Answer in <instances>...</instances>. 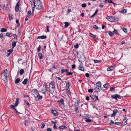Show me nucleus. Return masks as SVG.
<instances>
[{
	"label": "nucleus",
	"mask_w": 131,
	"mask_h": 131,
	"mask_svg": "<svg viewBox=\"0 0 131 131\" xmlns=\"http://www.w3.org/2000/svg\"><path fill=\"white\" fill-rule=\"evenodd\" d=\"M32 15H31V12L30 10L28 11V15L27 17L30 18L31 17Z\"/></svg>",
	"instance_id": "aec40b11"
},
{
	"label": "nucleus",
	"mask_w": 131,
	"mask_h": 131,
	"mask_svg": "<svg viewBox=\"0 0 131 131\" xmlns=\"http://www.w3.org/2000/svg\"><path fill=\"white\" fill-rule=\"evenodd\" d=\"M92 107L93 108H95L96 110H97L98 109V108L97 107H96L94 105H93V104H92Z\"/></svg>",
	"instance_id": "052dcab7"
},
{
	"label": "nucleus",
	"mask_w": 131,
	"mask_h": 131,
	"mask_svg": "<svg viewBox=\"0 0 131 131\" xmlns=\"http://www.w3.org/2000/svg\"><path fill=\"white\" fill-rule=\"evenodd\" d=\"M107 2L108 3H113L114 5H115V3L113 2L111 0H107Z\"/></svg>",
	"instance_id": "8fccbe9b"
},
{
	"label": "nucleus",
	"mask_w": 131,
	"mask_h": 131,
	"mask_svg": "<svg viewBox=\"0 0 131 131\" xmlns=\"http://www.w3.org/2000/svg\"><path fill=\"white\" fill-rule=\"evenodd\" d=\"M115 69V66H111L107 68V71H112Z\"/></svg>",
	"instance_id": "9b49d317"
},
{
	"label": "nucleus",
	"mask_w": 131,
	"mask_h": 131,
	"mask_svg": "<svg viewBox=\"0 0 131 131\" xmlns=\"http://www.w3.org/2000/svg\"><path fill=\"white\" fill-rule=\"evenodd\" d=\"M13 49H12V48L11 49L8 50L7 51L9 52V53L11 54L13 51Z\"/></svg>",
	"instance_id": "79ce46f5"
},
{
	"label": "nucleus",
	"mask_w": 131,
	"mask_h": 131,
	"mask_svg": "<svg viewBox=\"0 0 131 131\" xmlns=\"http://www.w3.org/2000/svg\"><path fill=\"white\" fill-rule=\"evenodd\" d=\"M115 31V29H114V30L113 31V32H112L111 31H109L108 33V34L110 36H113V32H114Z\"/></svg>",
	"instance_id": "a878e982"
},
{
	"label": "nucleus",
	"mask_w": 131,
	"mask_h": 131,
	"mask_svg": "<svg viewBox=\"0 0 131 131\" xmlns=\"http://www.w3.org/2000/svg\"><path fill=\"white\" fill-rule=\"evenodd\" d=\"M85 121L86 122L88 123V122H91V120L90 119H86L85 120Z\"/></svg>",
	"instance_id": "5fc2aeb1"
},
{
	"label": "nucleus",
	"mask_w": 131,
	"mask_h": 131,
	"mask_svg": "<svg viewBox=\"0 0 131 131\" xmlns=\"http://www.w3.org/2000/svg\"><path fill=\"white\" fill-rule=\"evenodd\" d=\"M58 102H60L61 103L63 104L64 102V100L63 99H61L58 101Z\"/></svg>",
	"instance_id": "58836bf2"
},
{
	"label": "nucleus",
	"mask_w": 131,
	"mask_h": 131,
	"mask_svg": "<svg viewBox=\"0 0 131 131\" xmlns=\"http://www.w3.org/2000/svg\"><path fill=\"white\" fill-rule=\"evenodd\" d=\"M51 113H52L53 115L55 116H57L58 115L57 111L55 110H52Z\"/></svg>",
	"instance_id": "f8f14e48"
},
{
	"label": "nucleus",
	"mask_w": 131,
	"mask_h": 131,
	"mask_svg": "<svg viewBox=\"0 0 131 131\" xmlns=\"http://www.w3.org/2000/svg\"><path fill=\"white\" fill-rule=\"evenodd\" d=\"M86 6V4L85 3L83 4H82L81 5V6L82 7H84V8Z\"/></svg>",
	"instance_id": "de8ad7c7"
},
{
	"label": "nucleus",
	"mask_w": 131,
	"mask_h": 131,
	"mask_svg": "<svg viewBox=\"0 0 131 131\" xmlns=\"http://www.w3.org/2000/svg\"><path fill=\"white\" fill-rule=\"evenodd\" d=\"M93 27L95 29H99V27L96 25H94L93 26Z\"/></svg>",
	"instance_id": "09e8293b"
},
{
	"label": "nucleus",
	"mask_w": 131,
	"mask_h": 131,
	"mask_svg": "<svg viewBox=\"0 0 131 131\" xmlns=\"http://www.w3.org/2000/svg\"><path fill=\"white\" fill-rule=\"evenodd\" d=\"M6 36L7 37H11L13 36V35L11 33L7 32L6 34Z\"/></svg>",
	"instance_id": "5701e85b"
},
{
	"label": "nucleus",
	"mask_w": 131,
	"mask_h": 131,
	"mask_svg": "<svg viewBox=\"0 0 131 131\" xmlns=\"http://www.w3.org/2000/svg\"><path fill=\"white\" fill-rule=\"evenodd\" d=\"M41 47L40 46L38 47L37 49V51L38 52L40 51Z\"/></svg>",
	"instance_id": "6e6d98bb"
},
{
	"label": "nucleus",
	"mask_w": 131,
	"mask_h": 131,
	"mask_svg": "<svg viewBox=\"0 0 131 131\" xmlns=\"http://www.w3.org/2000/svg\"><path fill=\"white\" fill-rule=\"evenodd\" d=\"M16 43L15 41H14L12 43V49H13L16 46Z\"/></svg>",
	"instance_id": "f704fd0d"
},
{
	"label": "nucleus",
	"mask_w": 131,
	"mask_h": 131,
	"mask_svg": "<svg viewBox=\"0 0 131 131\" xmlns=\"http://www.w3.org/2000/svg\"><path fill=\"white\" fill-rule=\"evenodd\" d=\"M122 96H121L117 94H115V100H116L117 98H121L122 97Z\"/></svg>",
	"instance_id": "4c0bfd02"
},
{
	"label": "nucleus",
	"mask_w": 131,
	"mask_h": 131,
	"mask_svg": "<svg viewBox=\"0 0 131 131\" xmlns=\"http://www.w3.org/2000/svg\"><path fill=\"white\" fill-rule=\"evenodd\" d=\"M85 76L87 77H89L90 76L89 74L88 73H86L85 74Z\"/></svg>",
	"instance_id": "0e129e2a"
},
{
	"label": "nucleus",
	"mask_w": 131,
	"mask_h": 131,
	"mask_svg": "<svg viewBox=\"0 0 131 131\" xmlns=\"http://www.w3.org/2000/svg\"><path fill=\"white\" fill-rule=\"evenodd\" d=\"M73 73L72 72H68L67 74H66L67 75H72Z\"/></svg>",
	"instance_id": "e2e57ef3"
},
{
	"label": "nucleus",
	"mask_w": 131,
	"mask_h": 131,
	"mask_svg": "<svg viewBox=\"0 0 131 131\" xmlns=\"http://www.w3.org/2000/svg\"><path fill=\"white\" fill-rule=\"evenodd\" d=\"M93 89H90L88 90V92L89 93H92L93 92Z\"/></svg>",
	"instance_id": "49530a36"
},
{
	"label": "nucleus",
	"mask_w": 131,
	"mask_h": 131,
	"mask_svg": "<svg viewBox=\"0 0 131 131\" xmlns=\"http://www.w3.org/2000/svg\"><path fill=\"white\" fill-rule=\"evenodd\" d=\"M66 91L68 94L70 95L71 94V92L70 91L69 88H66Z\"/></svg>",
	"instance_id": "37998d69"
},
{
	"label": "nucleus",
	"mask_w": 131,
	"mask_h": 131,
	"mask_svg": "<svg viewBox=\"0 0 131 131\" xmlns=\"http://www.w3.org/2000/svg\"><path fill=\"white\" fill-rule=\"evenodd\" d=\"M7 30V29L5 28H2L1 30V32H5Z\"/></svg>",
	"instance_id": "ea45409f"
},
{
	"label": "nucleus",
	"mask_w": 131,
	"mask_h": 131,
	"mask_svg": "<svg viewBox=\"0 0 131 131\" xmlns=\"http://www.w3.org/2000/svg\"><path fill=\"white\" fill-rule=\"evenodd\" d=\"M115 90V87H112L110 88L109 91L111 92L114 91Z\"/></svg>",
	"instance_id": "c03bdc74"
},
{
	"label": "nucleus",
	"mask_w": 131,
	"mask_h": 131,
	"mask_svg": "<svg viewBox=\"0 0 131 131\" xmlns=\"http://www.w3.org/2000/svg\"><path fill=\"white\" fill-rule=\"evenodd\" d=\"M47 85L46 84H44L43 87L41 90V92L44 94H45L46 92L47 91Z\"/></svg>",
	"instance_id": "7ed1b4c3"
},
{
	"label": "nucleus",
	"mask_w": 131,
	"mask_h": 131,
	"mask_svg": "<svg viewBox=\"0 0 131 131\" xmlns=\"http://www.w3.org/2000/svg\"><path fill=\"white\" fill-rule=\"evenodd\" d=\"M20 0H19L17 2L15 7V11L16 12H18L19 10V8L20 5Z\"/></svg>",
	"instance_id": "39448f33"
},
{
	"label": "nucleus",
	"mask_w": 131,
	"mask_h": 131,
	"mask_svg": "<svg viewBox=\"0 0 131 131\" xmlns=\"http://www.w3.org/2000/svg\"><path fill=\"white\" fill-rule=\"evenodd\" d=\"M127 120L128 119L126 117H124V119L123 121V123L124 125H126L127 124Z\"/></svg>",
	"instance_id": "f3484780"
},
{
	"label": "nucleus",
	"mask_w": 131,
	"mask_h": 131,
	"mask_svg": "<svg viewBox=\"0 0 131 131\" xmlns=\"http://www.w3.org/2000/svg\"><path fill=\"white\" fill-rule=\"evenodd\" d=\"M89 35L91 37H92L93 38H94V39L96 38V36L95 35H94L93 34L91 33H89Z\"/></svg>",
	"instance_id": "393cba45"
},
{
	"label": "nucleus",
	"mask_w": 131,
	"mask_h": 131,
	"mask_svg": "<svg viewBox=\"0 0 131 131\" xmlns=\"http://www.w3.org/2000/svg\"><path fill=\"white\" fill-rule=\"evenodd\" d=\"M59 129H66L67 128V127L66 126L64 125H63L62 126H60L59 127Z\"/></svg>",
	"instance_id": "4be33fe9"
},
{
	"label": "nucleus",
	"mask_w": 131,
	"mask_h": 131,
	"mask_svg": "<svg viewBox=\"0 0 131 131\" xmlns=\"http://www.w3.org/2000/svg\"><path fill=\"white\" fill-rule=\"evenodd\" d=\"M2 73L4 74L5 75H7L8 74V72L7 69L4 70L3 71Z\"/></svg>",
	"instance_id": "cd10ccee"
},
{
	"label": "nucleus",
	"mask_w": 131,
	"mask_h": 131,
	"mask_svg": "<svg viewBox=\"0 0 131 131\" xmlns=\"http://www.w3.org/2000/svg\"><path fill=\"white\" fill-rule=\"evenodd\" d=\"M8 75L4 74V73H2L1 75V78L3 81H5V80L7 79Z\"/></svg>",
	"instance_id": "6e6552de"
},
{
	"label": "nucleus",
	"mask_w": 131,
	"mask_h": 131,
	"mask_svg": "<svg viewBox=\"0 0 131 131\" xmlns=\"http://www.w3.org/2000/svg\"><path fill=\"white\" fill-rule=\"evenodd\" d=\"M35 97L36 98V100L37 101L42 98V96H40L39 94V95H37Z\"/></svg>",
	"instance_id": "ddd939ff"
},
{
	"label": "nucleus",
	"mask_w": 131,
	"mask_h": 131,
	"mask_svg": "<svg viewBox=\"0 0 131 131\" xmlns=\"http://www.w3.org/2000/svg\"><path fill=\"white\" fill-rule=\"evenodd\" d=\"M47 38V36L46 35H43L42 36H39L37 37V39H46Z\"/></svg>",
	"instance_id": "a211bd4d"
},
{
	"label": "nucleus",
	"mask_w": 131,
	"mask_h": 131,
	"mask_svg": "<svg viewBox=\"0 0 131 131\" xmlns=\"http://www.w3.org/2000/svg\"><path fill=\"white\" fill-rule=\"evenodd\" d=\"M38 56L39 57L40 59H42L43 58V56L42 54L41 53H39L38 54Z\"/></svg>",
	"instance_id": "c85d7f7f"
},
{
	"label": "nucleus",
	"mask_w": 131,
	"mask_h": 131,
	"mask_svg": "<svg viewBox=\"0 0 131 131\" xmlns=\"http://www.w3.org/2000/svg\"><path fill=\"white\" fill-rule=\"evenodd\" d=\"M106 18L110 21L111 22H114L115 21V17H113L111 16H107Z\"/></svg>",
	"instance_id": "1a4fd4ad"
},
{
	"label": "nucleus",
	"mask_w": 131,
	"mask_h": 131,
	"mask_svg": "<svg viewBox=\"0 0 131 131\" xmlns=\"http://www.w3.org/2000/svg\"><path fill=\"white\" fill-rule=\"evenodd\" d=\"M126 12V10L125 9L121 11V12L123 13H125Z\"/></svg>",
	"instance_id": "bf43d9fd"
},
{
	"label": "nucleus",
	"mask_w": 131,
	"mask_h": 131,
	"mask_svg": "<svg viewBox=\"0 0 131 131\" xmlns=\"http://www.w3.org/2000/svg\"><path fill=\"white\" fill-rule=\"evenodd\" d=\"M78 61L80 62H82L85 61V57L82 54H80V55H78L77 54Z\"/></svg>",
	"instance_id": "f03ea898"
},
{
	"label": "nucleus",
	"mask_w": 131,
	"mask_h": 131,
	"mask_svg": "<svg viewBox=\"0 0 131 131\" xmlns=\"http://www.w3.org/2000/svg\"><path fill=\"white\" fill-rule=\"evenodd\" d=\"M8 17L9 18V20H11V19H13V15L11 14H9L8 15Z\"/></svg>",
	"instance_id": "bb28decb"
},
{
	"label": "nucleus",
	"mask_w": 131,
	"mask_h": 131,
	"mask_svg": "<svg viewBox=\"0 0 131 131\" xmlns=\"http://www.w3.org/2000/svg\"><path fill=\"white\" fill-rule=\"evenodd\" d=\"M24 70L22 69H21L19 72L20 74L21 75L24 73Z\"/></svg>",
	"instance_id": "473e14b6"
},
{
	"label": "nucleus",
	"mask_w": 131,
	"mask_h": 131,
	"mask_svg": "<svg viewBox=\"0 0 131 131\" xmlns=\"http://www.w3.org/2000/svg\"><path fill=\"white\" fill-rule=\"evenodd\" d=\"M20 80V79L19 78L15 80V83L16 84H17L19 82Z\"/></svg>",
	"instance_id": "2f4dec72"
},
{
	"label": "nucleus",
	"mask_w": 131,
	"mask_h": 131,
	"mask_svg": "<svg viewBox=\"0 0 131 131\" xmlns=\"http://www.w3.org/2000/svg\"><path fill=\"white\" fill-rule=\"evenodd\" d=\"M79 46L78 44L77 43L76 44V45L74 46V48H75L77 49L79 47Z\"/></svg>",
	"instance_id": "603ef678"
},
{
	"label": "nucleus",
	"mask_w": 131,
	"mask_h": 131,
	"mask_svg": "<svg viewBox=\"0 0 131 131\" xmlns=\"http://www.w3.org/2000/svg\"><path fill=\"white\" fill-rule=\"evenodd\" d=\"M54 89H53V90H50V89H49V91L50 92L51 94H53V93H54Z\"/></svg>",
	"instance_id": "13d9d810"
},
{
	"label": "nucleus",
	"mask_w": 131,
	"mask_h": 131,
	"mask_svg": "<svg viewBox=\"0 0 131 131\" xmlns=\"http://www.w3.org/2000/svg\"><path fill=\"white\" fill-rule=\"evenodd\" d=\"M65 25L64 27H67L69 25V24L67 22H66L64 23Z\"/></svg>",
	"instance_id": "a19ab883"
},
{
	"label": "nucleus",
	"mask_w": 131,
	"mask_h": 131,
	"mask_svg": "<svg viewBox=\"0 0 131 131\" xmlns=\"http://www.w3.org/2000/svg\"><path fill=\"white\" fill-rule=\"evenodd\" d=\"M122 29L124 32H126V33L127 32V29L126 28L124 27H123L122 28Z\"/></svg>",
	"instance_id": "864d4df0"
},
{
	"label": "nucleus",
	"mask_w": 131,
	"mask_h": 131,
	"mask_svg": "<svg viewBox=\"0 0 131 131\" xmlns=\"http://www.w3.org/2000/svg\"><path fill=\"white\" fill-rule=\"evenodd\" d=\"M98 12V10H96L95 13L93 14V15L91 16V18L93 17H94L95 15L97 14V13Z\"/></svg>",
	"instance_id": "72a5a7b5"
},
{
	"label": "nucleus",
	"mask_w": 131,
	"mask_h": 131,
	"mask_svg": "<svg viewBox=\"0 0 131 131\" xmlns=\"http://www.w3.org/2000/svg\"><path fill=\"white\" fill-rule=\"evenodd\" d=\"M66 88H69V87L70 86V82L68 81H67L66 82Z\"/></svg>",
	"instance_id": "6ab92c4d"
},
{
	"label": "nucleus",
	"mask_w": 131,
	"mask_h": 131,
	"mask_svg": "<svg viewBox=\"0 0 131 131\" xmlns=\"http://www.w3.org/2000/svg\"><path fill=\"white\" fill-rule=\"evenodd\" d=\"M101 83L100 81L97 82L96 84V87L94 89L95 92L97 93L100 92L102 90Z\"/></svg>",
	"instance_id": "f257e3e1"
},
{
	"label": "nucleus",
	"mask_w": 131,
	"mask_h": 131,
	"mask_svg": "<svg viewBox=\"0 0 131 131\" xmlns=\"http://www.w3.org/2000/svg\"><path fill=\"white\" fill-rule=\"evenodd\" d=\"M114 122L112 120L111 121V122L109 124L111 125H112L114 124Z\"/></svg>",
	"instance_id": "4d7b16f0"
},
{
	"label": "nucleus",
	"mask_w": 131,
	"mask_h": 131,
	"mask_svg": "<svg viewBox=\"0 0 131 131\" xmlns=\"http://www.w3.org/2000/svg\"><path fill=\"white\" fill-rule=\"evenodd\" d=\"M16 22L17 24V27H18L19 26L20 24L18 20L16 19Z\"/></svg>",
	"instance_id": "c9c22d12"
},
{
	"label": "nucleus",
	"mask_w": 131,
	"mask_h": 131,
	"mask_svg": "<svg viewBox=\"0 0 131 131\" xmlns=\"http://www.w3.org/2000/svg\"><path fill=\"white\" fill-rule=\"evenodd\" d=\"M108 86V85L106 83L103 85V87L105 88H107Z\"/></svg>",
	"instance_id": "680f3d73"
},
{
	"label": "nucleus",
	"mask_w": 131,
	"mask_h": 131,
	"mask_svg": "<svg viewBox=\"0 0 131 131\" xmlns=\"http://www.w3.org/2000/svg\"><path fill=\"white\" fill-rule=\"evenodd\" d=\"M79 103L80 102L79 101H77L75 102L74 104V107H78V106L79 105Z\"/></svg>",
	"instance_id": "c756f323"
},
{
	"label": "nucleus",
	"mask_w": 131,
	"mask_h": 131,
	"mask_svg": "<svg viewBox=\"0 0 131 131\" xmlns=\"http://www.w3.org/2000/svg\"><path fill=\"white\" fill-rule=\"evenodd\" d=\"M94 62L95 63H99V62H100V61H100L98 60H94Z\"/></svg>",
	"instance_id": "3c124183"
},
{
	"label": "nucleus",
	"mask_w": 131,
	"mask_h": 131,
	"mask_svg": "<svg viewBox=\"0 0 131 131\" xmlns=\"http://www.w3.org/2000/svg\"><path fill=\"white\" fill-rule=\"evenodd\" d=\"M99 6L101 8H102L104 7V5L102 4H101Z\"/></svg>",
	"instance_id": "774afa93"
},
{
	"label": "nucleus",
	"mask_w": 131,
	"mask_h": 131,
	"mask_svg": "<svg viewBox=\"0 0 131 131\" xmlns=\"http://www.w3.org/2000/svg\"><path fill=\"white\" fill-rule=\"evenodd\" d=\"M122 125L121 122H115V127L120 128Z\"/></svg>",
	"instance_id": "2eb2a0df"
},
{
	"label": "nucleus",
	"mask_w": 131,
	"mask_h": 131,
	"mask_svg": "<svg viewBox=\"0 0 131 131\" xmlns=\"http://www.w3.org/2000/svg\"><path fill=\"white\" fill-rule=\"evenodd\" d=\"M28 81V79L27 78H26L22 82V83L24 85H25L27 83V82Z\"/></svg>",
	"instance_id": "7c9ffc66"
},
{
	"label": "nucleus",
	"mask_w": 131,
	"mask_h": 131,
	"mask_svg": "<svg viewBox=\"0 0 131 131\" xmlns=\"http://www.w3.org/2000/svg\"><path fill=\"white\" fill-rule=\"evenodd\" d=\"M75 67V65L73 64L72 66V68L73 69H74Z\"/></svg>",
	"instance_id": "338daca9"
},
{
	"label": "nucleus",
	"mask_w": 131,
	"mask_h": 131,
	"mask_svg": "<svg viewBox=\"0 0 131 131\" xmlns=\"http://www.w3.org/2000/svg\"><path fill=\"white\" fill-rule=\"evenodd\" d=\"M91 99L93 100V101L95 102L97 100H99L97 96L93 95L91 96Z\"/></svg>",
	"instance_id": "0eeeda50"
},
{
	"label": "nucleus",
	"mask_w": 131,
	"mask_h": 131,
	"mask_svg": "<svg viewBox=\"0 0 131 131\" xmlns=\"http://www.w3.org/2000/svg\"><path fill=\"white\" fill-rule=\"evenodd\" d=\"M52 123L54 124V126H53V128L54 129H57V128L56 125V123L55 122H52Z\"/></svg>",
	"instance_id": "e433bc0d"
},
{
	"label": "nucleus",
	"mask_w": 131,
	"mask_h": 131,
	"mask_svg": "<svg viewBox=\"0 0 131 131\" xmlns=\"http://www.w3.org/2000/svg\"><path fill=\"white\" fill-rule=\"evenodd\" d=\"M7 117L4 115V114L3 115L1 116V118L2 121L3 122L7 118Z\"/></svg>",
	"instance_id": "412c9836"
},
{
	"label": "nucleus",
	"mask_w": 131,
	"mask_h": 131,
	"mask_svg": "<svg viewBox=\"0 0 131 131\" xmlns=\"http://www.w3.org/2000/svg\"><path fill=\"white\" fill-rule=\"evenodd\" d=\"M32 94L34 95L35 97L37 95H39V93L37 89H36L32 90Z\"/></svg>",
	"instance_id": "423d86ee"
},
{
	"label": "nucleus",
	"mask_w": 131,
	"mask_h": 131,
	"mask_svg": "<svg viewBox=\"0 0 131 131\" xmlns=\"http://www.w3.org/2000/svg\"><path fill=\"white\" fill-rule=\"evenodd\" d=\"M78 69L79 70H81L82 71H84V68L82 64H81L78 67Z\"/></svg>",
	"instance_id": "4468645a"
},
{
	"label": "nucleus",
	"mask_w": 131,
	"mask_h": 131,
	"mask_svg": "<svg viewBox=\"0 0 131 131\" xmlns=\"http://www.w3.org/2000/svg\"><path fill=\"white\" fill-rule=\"evenodd\" d=\"M49 86H50L52 89L55 88V83L53 81H51L49 83Z\"/></svg>",
	"instance_id": "9d476101"
},
{
	"label": "nucleus",
	"mask_w": 131,
	"mask_h": 131,
	"mask_svg": "<svg viewBox=\"0 0 131 131\" xmlns=\"http://www.w3.org/2000/svg\"><path fill=\"white\" fill-rule=\"evenodd\" d=\"M75 107V111L77 112L78 113L79 112V111L78 110V107Z\"/></svg>",
	"instance_id": "a18cd8bd"
},
{
	"label": "nucleus",
	"mask_w": 131,
	"mask_h": 131,
	"mask_svg": "<svg viewBox=\"0 0 131 131\" xmlns=\"http://www.w3.org/2000/svg\"><path fill=\"white\" fill-rule=\"evenodd\" d=\"M19 99L18 98H17L16 100V101L15 104V106H16L18 104H19Z\"/></svg>",
	"instance_id": "b1692460"
},
{
	"label": "nucleus",
	"mask_w": 131,
	"mask_h": 131,
	"mask_svg": "<svg viewBox=\"0 0 131 131\" xmlns=\"http://www.w3.org/2000/svg\"><path fill=\"white\" fill-rule=\"evenodd\" d=\"M115 115V110H113V113L111 115V116H113Z\"/></svg>",
	"instance_id": "69168bd1"
},
{
	"label": "nucleus",
	"mask_w": 131,
	"mask_h": 131,
	"mask_svg": "<svg viewBox=\"0 0 131 131\" xmlns=\"http://www.w3.org/2000/svg\"><path fill=\"white\" fill-rule=\"evenodd\" d=\"M36 5L34 6L36 9L38 10H40L42 8V5L41 2H40V3H38V4H36Z\"/></svg>",
	"instance_id": "20e7f679"
},
{
	"label": "nucleus",
	"mask_w": 131,
	"mask_h": 131,
	"mask_svg": "<svg viewBox=\"0 0 131 131\" xmlns=\"http://www.w3.org/2000/svg\"><path fill=\"white\" fill-rule=\"evenodd\" d=\"M32 1L34 6L36 5V4H38V3H40L41 2L40 0H34Z\"/></svg>",
	"instance_id": "dca6fc26"
}]
</instances>
